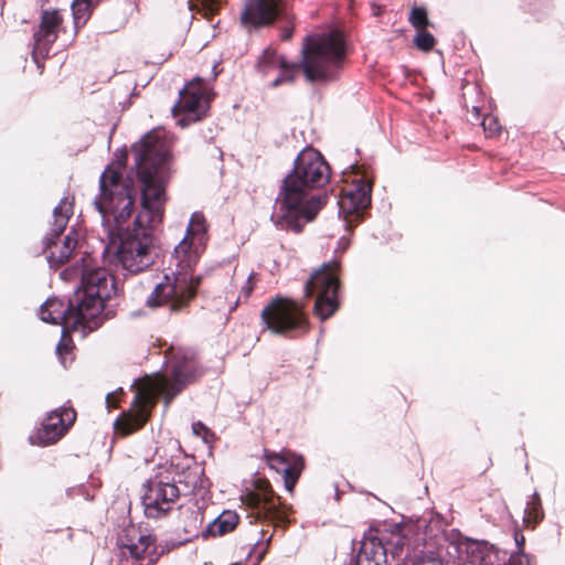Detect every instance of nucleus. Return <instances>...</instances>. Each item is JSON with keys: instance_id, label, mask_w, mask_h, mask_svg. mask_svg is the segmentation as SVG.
<instances>
[{"instance_id": "obj_7", "label": "nucleus", "mask_w": 565, "mask_h": 565, "mask_svg": "<svg viewBox=\"0 0 565 565\" xmlns=\"http://www.w3.org/2000/svg\"><path fill=\"white\" fill-rule=\"evenodd\" d=\"M99 195L94 205L103 218L104 236L107 242V230L110 228L120 236L125 235L124 225L134 212L135 199L131 190L121 183V175L115 171L103 172L99 178Z\"/></svg>"}, {"instance_id": "obj_30", "label": "nucleus", "mask_w": 565, "mask_h": 565, "mask_svg": "<svg viewBox=\"0 0 565 565\" xmlns=\"http://www.w3.org/2000/svg\"><path fill=\"white\" fill-rule=\"evenodd\" d=\"M192 430L194 435L201 436L206 443L209 441V438L213 436L210 429L201 422L193 423Z\"/></svg>"}, {"instance_id": "obj_20", "label": "nucleus", "mask_w": 565, "mask_h": 565, "mask_svg": "<svg viewBox=\"0 0 565 565\" xmlns=\"http://www.w3.org/2000/svg\"><path fill=\"white\" fill-rule=\"evenodd\" d=\"M258 504H262L264 512L276 521L281 523L287 522V515L291 511V507L284 502L279 495H276L271 490L263 493L262 500L259 499Z\"/></svg>"}, {"instance_id": "obj_9", "label": "nucleus", "mask_w": 565, "mask_h": 565, "mask_svg": "<svg viewBox=\"0 0 565 565\" xmlns=\"http://www.w3.org/2000/svg\"><path fill=\"white\" fill-rule=\"evenodd\" d=\"M339 264L324 263L315 270L303 286L306 297L316 296L315 313L320 320H327L339 308L338 292L340 282L337 276Z\"/></svg>"}, {"instance_id": "obj_4", "label": "nucleus", "mask_w": 565, "mask_h": 565, "mask_svg": "<svg viewBox=\"0 0 565 565\" xmlns=\"http://www.w3.org/2000/svg\"><path fill=\"white\" fill-rule=\"evenodd\" d=\"M206 220L200 212L191 215L185 236L174 247L169 263L170 273L156 285L146 299L149 308L166 307L170 312L185 309L195 297L201 277L193 274L206 245Z\"/></svg>"}, {"instance_id": "obj_18", "label": "nucleus", "mask_w": 565, "mask_h": 565, "mask_svg": "<svg viewBox=\"0 0 565 565\" xmlns=\"http://www.w3.org/2000/svg\"><path fill=\"white\" fill-rule=\"evenodd\" d=\"M174 478L180 495L195 494L209 488V480L204 476V469L199 465H193L175 472Z\"/></svg>"}, {"instance_id": "obj_1", "label": "nucleus", "mask_w": 565, "mask_h": 565, "mask_svg": "<svg viewBox=\"0 0 565 565\" xmlns=\"http://www.w3.org/2000/svg\"><path fill=\"white\" fill-rule=\"evenodd\" d=\"M131 151L141 186V210L124 236L107 230L103 256L129 274H139L152 266L158 257L153 230L163 218L170 151L162 134L157 130L142 137Z\"/></svg>"}, {"instance_id": "obj_14", "label": "nucleus", "mask_w": 565, "mask_h": 565, "mask_svg": "<svg viewBox=\"0 0 565 565\" xmlns=\"http://www.w3.org/2000/svg\"><path fill=\"white\" fill-rule=\"evenodd\" d=\"M284 0H247L241 13V22L248 28L271 25L277 18L285 17Z\"/></svg>"}, {"instance_id": "obj_32", "label": "nucleus", "mask_w": 565, "mask_h": 565, "mask_svg": "<svg viewBox=\"0 0 565 565\" xmlns=\"http://www.w3.org/2000/svg\"><path fill=\"white\" fill-rule=\"evenodd\" d=\"M284 18L286 19L287 25L282 28L281 33H280V38L284 41H287V40L291 39V36H292V32H294V18L287 15L286 12H285V17Z\"/></svg>"}, {"instance_id": "obj_3", "label": "nucleus", "mask_w": 565, "mask_h": 565, "mask_svg": "<svg viewBox=\"0 0 565 565\" xmlns=\"http://www.w3.org/2000/svg\"><path fill=\"white\" fill-rule=\"evenodd\" d=\"M329 164L321 153L308 147L295 159L292 170L282 179L274 203L271 221L281 230L300 232L327 202V195L312 194L329 181Z\"/></svg>"}, {"instance_id": "obj_24", "label": "nucleus", "mask_w": 565, "mask_h": 565, "mask_svg": "<svg viewBox=\"0 0 565 565\" xmlns=\"http://www.w3.org/2000/svg\"><path fill=\"white\" fill-rule=\"evenodd\" d=\"M544 512L541 503L540 495L534 492L532 501L527 503L524 510V522L532 523L533 527L543 520Z\"/></svg>"}, {"instance_id": "obj_35", "label": "nucleus", "mask_w": 565, "mask_h": 565, "mask_svg": "<svg viewBox=\"0 0 565 565\" xmlns=\"http://www.w3.org/2000/svg\"><path fill=\"white\" fill-rule=\"evenodd\" d=\"M113 394L108 393L107 396H106V402L108 403V405H110V398H111Z\"/></svg>"}, {"instance_id": "obj_25", "label": "nucleus", "mask_w": 565, "mask_h": 565, "mask_svg": "<svg viewBox=\"0 0 565 565\" xmlns=\"http://www.w3.org/2000/svg\"><path fill=\"white\" fill-rule=\"evenodd\" d=\"M189 9L198 11L205 17L214 14L221 6V0H188Z\"/></svg>"}, {"instance_id": "obj_36", "label": "nucleus", "mask_w": 565, "mask_h": 565, "mask_svg": "<svg viewBox=\"0 0 565 565\" xmlns=\"http://www.w3.org/2000/svg\"><path fill=\"white\" fill-rule=\"evenodd\" d=\"M435 565H443V564L439 563V564H435Z\"/></svg>"}, {"instance_id": "obj_22", "label": "nucleus", "mask_w": 565, "mask_h": 565, "mask_svg": "<svg viewBox=\"0 0 565 565\" xmlns=\"http://www.w3.org/2000/svg\"><path fill=\"white\" fill-rule=\"evenodd\" d=\"M154 541L151 535H139L137 541L129 539L124 548L132 558L151 563L156 551Z\"/></svg>"}, {"instance_id": "obj_17", "label": "nucleus", "mask_w": 565, "mask_h": 565, "mask_svg": "<svg viewBox=\"0 0 565 565\" xmlns=\"http://www.w3.org/2000/svg\"><path fill=\"white\" fill-rule=\"evenodd\" d=\"M372 182L365 179V175L354 180L352 185L345 190L340 202V207L344 213L353 214L360 210H365L371 204Z\"/></svg>"}, {"instance_id": "obj_5", "label": "nucleus", "mask_w": 565, "mask_h": 565, "mask_svg": "<svg viewBox=\"0 0 565 565\" xmlns=\"http://www.w3.org/2000/svg\"><path fill=\"white\" fill-rule=\"evenodd\" d=\"M345 42L338 31L307 35L303 39L300 63L288 64L271 49L264 50L257 67L267 75L271 70H279V75L271 82V87L291 83L299 68L309 82L331 81L338 76L345 60Z\"/></svg>"}, {"instance_id": "obj_15", "label": "nucleus", "mask_w": 565, "mask_h": 565, "mask_svg": "<svg viewBox=\"0 0 565 565\" xmlns=\"http://www.w3.org/2000/svg\"><path fill=\"white\" fill-rule=\"evenodd\" d=\"M203 92L201 89V78L196 77L190 82L179 93V100L173 106L172 113H182L183 117L178 120L181 127L188 126L190 122L200 120L204 116L202 110Z\"/></svg>"}, {"instance_id": "obj_8", "label": "nucleus", "mask_w": 565, "mask_h": 565, "mask_svg": "<svg viewBox=\"0 0 565 565\" xmlns=\"http://www.w3.org/2000/svg\"><path fill=\"white\" fill-rule=\"evenodd\" d=\"M72 215L73 203L68 200V196H64L53 210L52 228L43 241L46 259L52 268H57L64 264L77 245V237L74 230L65 235L63 241L60 239Z\"/></svg>"}, {"instance_id": "obj_29", "label": "nucleus", "mask_w": 565, "mask_h": 565, "mask_svg": "<svg viewBox=\"0 0 565 565\" xmlns=\"http://www.w3.org/2000/svg\"><path fill=\"white\" fill-rule=\"evenodd\" d=\"M482 126H483L484 131L490 137L495 136L497 134H499V131L501 129L499 124H498V121H497V119H494L493 117L484 118L483 121H482Z\"/></svg>"}, {"instance_id": "obj_27", "label": "nucleus", "mask_w": 565, "mask_h": 565, "mask_svg": "<svg viewBox=\"0 0 565 565\" xmlns=\"http://www.w3.org/2000/svg\"><path fill=\"white\" fill-rule=\"evenodd\" d=\"M189 523L184 525L188 535L196 536L203 522V515L199 510H191L188 515Z\"/></svg>"}, {"instance_id": "obj_6", "label": "nucleus", "mask_w": 565, "mask_h": 565, "mask_svg": "<svg viewBox=\"0 0 565 565\" xmlns=\"http://www.w3.org/2000/svg\"><path fill=\"white\" fill-rule=\"evenodd\" d=\"M200 375V367L191 350H179L174 356L171 375L158 374L146 386L137 390L131 407L115 420V429L122 436L130 435L147 423L157 399L162 397L166 407L183 388Z\"/></svg>"}, {"instance_id": "obj_33", "label": "nucleus", "mask_w": 565, "mask_h": 565, "mask_svg": "<svg viewBox=\"0 0 565 565\" xmlns=\"http://www.w3.org/2000/svg\"><path fill=\"white\" fill-rule=\"evenodd\" d=\"M68 332H66L64 335L62 334L61 341L56 345V353L61 356L63 352L68 351V345L64 342V338L66 337Z\"/></svg>"}, {"instance_id": "obj_2", "label": "nucleus", "mask_w": 565, "mask_h": 565, "mask_svg": "<svg viewBox=\"0 0 565 565\" xmlns=\"http://www.w3.org/2000/svg\"><path fill=\"white\" fill-rule=\"evenodd\" d=\"M61 277L64 280L79 278L81 285L66 301L49 298L40 308V318L44 322L62 324L63 335L72 331L85 337L103 324L105 301L116 291L115 279L105 268L89 269L84 257H81V265L76 263L64 269Z\"/></svg>"}, {"instance_id": "obj_31", "label": "nucleus", "mask_w": 565, "mask_h": 565, "mask_svg": "<svg viewBox=\"0 0 565 565\" xmlns=\"http://www.w3.org/2000/svg\"><path fill=\"white\" fill-rule=\"evenodd\" d=\"M253 277H254V274L250 273L246 279L245 285L242 287L241 295L238 296V299L236 302H238L241 299L246 300L250 296V294L254 289V284L252 282ZM236 305L237 303H235V306Z\"/></svg>"}, {"instance_id": "obj_13", "label": "nucleus", "mask_w": 565, "mask_h": 565, "mask_svg": "<svg viewBox=\"0 0 565 565\" xmlns=\"http://www.w3.org/2000/svg\"><path fill=\"white\" fill-rule=\"evenodd\" d=\"M76 413L71 407H60L52 411L43 420L41 427L30 441L39 446H49L60 440L68 427L75 422Z\"/></svg>"}, {"instance_id": "obj_23", "label": "nucleus", "mask_w": 565, "mask_h": 565, "mask_svg": "<svg viewBox=\"0 0 565 565\" xmlns=\"http://www.w3.org/2000/svg\"><path fill=\"white\" fill-rule=\"evenodd\" d=\"M96 2H98V0H73L72 12L76 29H79L87 22L90 15V9Z\"/></svg>"}, {"instance_id": "obj_10", "label": "nucleus", "mask_w": 565, "mask_h": 565, "mask_svg": "<svg viewBox=\"0 0 565 565\" xmlns=\"http://www.w3.org/2000/svg\"><path fill=\"white\" fill-rule=\"evenodd\" d=\"M265 329L275 334H286L294 330H307V319L301 307L294 300L277 297L262 310Z\"/></svg>"}, {"instance_id": "obj_16", "label": "nucleus", "mask_w": 565, "mask_h": 565, "mask_svg": "<svg viewBox=\"0 0 565 565\" xmlns=\"http://www.w3.org/2000/svg\"><path fill=\"white\" fill-rule=\"evenodd\" d=\"M265 458L271 469L278 473H282L285 489L292 492L305 468L302 456L291 451L280 454L265 451Z\"/></svg>"}, {"instance_id": "obj_12", "label": "nucleus", "mask_w": 565, "mask_h": 565, "mask_svg": "<svg viewBox=\"0 0 565 565\" xmlns=\"http://www.w3.org/2000/svg\"><path fill=\"white\" fill-rule=\"evenodd\" d=\"M62 21L58 10L42 11L39 28L33 34L32 57L38 68L43 67L41 61L49 55L52 44L56 41Z\"/></svg>"}, {"instance_id": "obj_34", "label": "nucleus", "mask_w": 565, "mask_h": 565, "mask_svg": "<svg viewBox=\"0 0 565 565\" xmlns=\"http://www.w3.org/2000/svg\"><path fill=\"white\" fill-rule=\"evenodd\" d=\"M523 543H524V537H523V536H521V539H520V540H518V539H516V544H518L519 546H521Z\"/></svg>"}, {"instance_id": "obj_28", "label": "nucleus", "mask_w": 565, "mask_h": 565, "mask_svg": "<svg viewBox=\"0 0 565 565\" xmlns=\"http://www.w3.org/2000/svg\"><path fill=\"white\" fill-rule=\"evenodd\" d=\"M414 44L417 49L428 52L435 45V38L431 33L424 31V29L418 30L416 35L414 36Z\"/></svg>"}, {"instance_id": "obj_11", "label": "nucleus", "mask_w": 565, "mask_h": 565, "mask_svg": "<svg viewBox=\"0 0 565 565\" xmlns=\"http://www.w3.org/2000/svg\"><path fill=\"white\" fill-rule=\"evenodd\" d=\"M142 505L145 514L149 519H159L166 515L180 497V490L175 484L174 476L167 471L151 478L145 486Z\"/></svg>"}, {"instance_id": "obj_19", "label": "nucleus", "mask_w": 565, "mask_h": 565, "mask_svg": "<svg viewBox=\"0 0 565 565\" xmlns=\"http://www.w3.org/2000/svg\"><path fill=\"white\" fill-rule=\"evenodd\" d=\"M385 563L386 548L379 539L373 537L362 542L355 565H384Z\"/></svg>"}, {"instance_id": "obj_21", "label": "nucleus", "mask_w": 565, "mask_h": 565, "mask_svg": "<svg viewBox=\"0 0 565 565\" xmlns=\"http://www.w3.org/2000/svg\"><path fill=\"white\" fill-rule=\"evenodd\" d=\"M238 524V514L232 510H225L213 521L209 522L202 531L203 536H217L232 532Z\"/></svg>"}, {"instance_id": "obj_26", "label": "nucleus", "mask_w": 565, "mask_h": 565, "mask_svg": "<svg viewBox=\"0 0 565 565\" xmlns=\"http://www.w3.org/2000/svg\"><path fill=\"white\" fill-rule=\"evenodd\" d=\"M408 21L417 30L425 29L430 24L427 10L424 7H413Z\"/></svg>"}]
</instances>
